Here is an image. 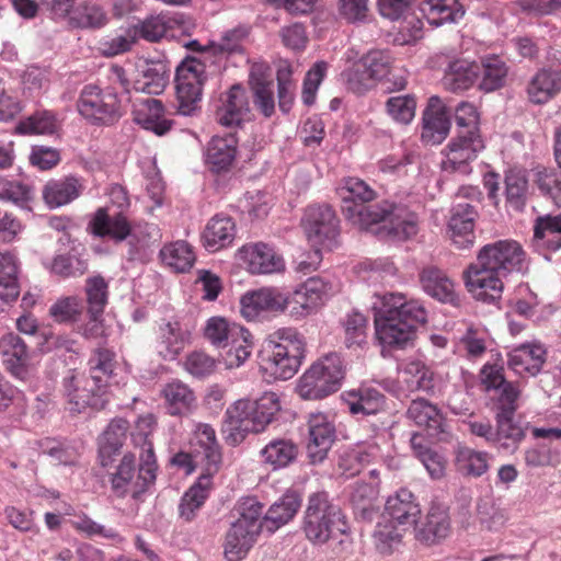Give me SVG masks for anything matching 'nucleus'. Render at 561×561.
<instances>
[{"instance_id": "1", "label": "nucleus", "mask_w": 561, "mask_h": 561, "mask_svg": "<svg viewBox=\"0 0 561 561\" xmlns=\"http://www.w3.org/2000/svg\"><path fill=\"white\" fill-rule=\"evenodd\" d=\"M342 213L362 230L378 226L376 233L392 240H407L419 231L417 217L405 206L381 202L370 205L375 191L358 178H348L340 187Z\"/></svg>"}, {"instance_id": "2", "label": "nucleus", "mask_w": 561, "mask_h": 561, "mask_svg": "<svg viewBox=\"0 0 561 561\" xmlns=\"http://www.w3.org/2000/svg\"><path fill=\"white\" fill-rule=\"evenodd\" d=\"M526 252L515 240H499L482 247L476 262L462 273L467 290L476 300L491 304L501 299L503 279L526 267Z\"/></svg>"}, {"instance_id": "3", "label": "nucleus", "mask_w": 561, "mask_h": 561, "mask_svg": "<svg viewBox=\"0 0 561 561\" xmlns=\"http://www.w3.org/2000/svg\"><path fill=\"white\" fill-rule=\"evenodd\" d=\"M376 297L379 300V306L374 307L377 339L383 346L405 348L414 341L417 328L426 323V309L420 300L401 293Z\"/></svg>"}, {"instance_id": "4", "label": "nucleus", "mask_w": 561, "mask_h": 561, "mask_svg": "<svg viewBox=\"0 0 561 561\" xmlns=\"http://www.w3.org/2000/svg\"><path fill=\"white\" fill-rule=\"evenodd\" d=\"M301 529L313 546L336 542L339 552L345 550L352 541L346 516L330 501L325 492L309 496Z\"/></svg>"}, {"instance_id": "5", "label": "nucleus", "mask_w": 561, "mask_h": 561, "mask_svg": "<svg viewBox=\"0 0 561 561\" xmlns=\"http://www.w3.org/2000/svg\"><path fill=\"white\" fill-rule=\"evenodd\" d=\"M276 392L265 391L257 399H239L225 412L224 433L231 445H239L249 433H262L280 411Z\"/></svg>"}, {"instance_id": "6", "label": "nucleus", "mask_w": 561, "mask_h": 561, "mask_svg": "<svg viewBox=\"0 0 561 561\" xmlns=\"http://www.w3.org/2000/svg\"><path fill=\"white\" fill-rule=\"evenodd\" d=\"M306 342L296 330L284 328L270 334L259 351L261 370L275 380L296 375L305 358Z\"/></svg>"}, {"instance_id": "7", "label": "nucleus", "mask_w": 561, "mask_h": 561, "mask_svg": "<svg viewBox=\"0 0 561 561\" xmlns=\"http://www.w3.org/2000/svg\"><path fill=\"white\" fill-rule=\"evenodd\" d=\"M78 113L93 126H112L124 115L119 91L115 87L101 88L98 84H85L78 96Z\"/></svg>"}, {"instance_id": "8", "label": "nucleus", "mask_w": 561, "mask_h": 561, "mask_svg": "<svg viewBox=\"0 0 561 561\" xmlns=\"http://www.w3.org/2000/svg\"><path fill=\"white\" fill-rule=\"evenodd\" d=\"M343 377L341 357L330 354L313 363L302 374L296 391L305 400H320L337 391Z\"/></svg>"}, {"instance_id": "9", "label": "nucleus", "mask_w": 561, "mask_h": 561, "mask_svg": "<svg viewBox=\"0 0 561 561\" xmlns=\"http://www.w3.org/2000/svg\"><path fill=\"white\" fill-rule=\"evenodd\" d=\"M206 81V65L196 57H186L176 67L175 92L181 114L191 115L196 110Z\"/></svg>"}, {"instance_id": "10", "label": "nucleus", "mask_w": 561, "mask_h": 561, "mask_svg": "<svg viewBox=\"0 0 561 561\" xmlns=\"http://www.w3.org/2000/svg\"><path fill=\"white\" fill-rule=\"evenodd\" d=\"M66 396L71 410L81 412L87 408L101 410L107 403V387L91 376L71 371L64 380Z\"/></svg>"}, {"instance_id": "11", "label": "nucleus", "mask_w": 561, "mask_h": 561, "mask_svg": "<svg viewBox=\"0 0 561 561\" xmlns=\"http://www.w3.org/2000/svg\"><path fill=\"white\" fill-rule=\"evenodd\" d=\"M302 227L312 247L332 249L335 245L339 220L331 206H309L302 218Z\"/></svg>"}, {"instance_id": "12", "label": "nucleus", "mask_w": 561, "mask_h": 561, "mask_svg": "<svg viewBox=\"0 0 561 561\" xmlns=\"http://www.w3.org/2000/svg\"><path fill=\"white\" fill-rule=\"evenodd\" d=\"M192 342V333L178 320L157 322L152 337V348L156 354L167 362L175 360Z\"/></svg>"}, {"instance_id": "13", "label": "nucleus", "mask_w": 561, "mask_h": 561, "mask_svg": "<svg viewBox=\"0 0 561 561\" xmlns=\"http://www.w3.org/2000/svg\"><path fill=\"white\" fill-rule=\"evenodd\" d=\"M250 117V95L243 85L233 84L219 94L215 107V118L219 125L240 127Z\"/></svg>"}, {"instance_id": "14", "label": "nucleus", "mask_w": 561, "mask_h": 561, "mask_svg": "<svg viewBox=\"0 0 561 561\" xmlns=\"http://www.w3.org/2000/svg\"><path fill=\"white\" fill-rule=\"evenodd\" d=\"M0 354L5 369L14 378L28 381L35 376L36 366L32 362V353L18 334L10 332L1 336Z\"/></svg>"}, {"instance_id": "15", "label": "nucleus", "mask_w": 561, "mask_h": 561, "mask_svg": "<svg viewBox=\"0 0 561 561\" xmlns=\"http://www.w3.org/2000/svg\"><path fill=\"white\" fill-rule=\"evenodd\" d=\"M332 285L322 277H309L289 296V312L296 319L316 313L328 299Z\"/></svg>"}, {"instance_id": "16", "label": "nucleus", "mask_w": 561, "mask_h": 561, "mask_svg": "<svg viewBox=\"0 0 561 561\" xmlns=\"http://www.w3.org/2000/svg\"><path fill=\"white\" fill-rule=\"evenodd\" d=\"M87 231L95 238L121 243L131 236L133 226L124 210L111 213L108 207H99L90 216Z\"/></svg>"}, {"instance_id": "17", "label": "nucleus", "mask_w": 561, "mask_h": 561, "mask_svg": "<svg viewBox=\"0 0 561 561\" xmlns=\"http://www.w3.org/2000/svg\"><path fill=\"white\" fill-rule=\"evenodd\" d=\"M135 461V455L126 453L115 472L111 474V490L119 499L130 496L133 500L139 501L153 485L139 471L136 472Z\"/></svg>"}, {"instance_id": "18", "label": "nucleus", "mask_w": 561, "mask_h": 561, "mask_svg": "<svg viewBox=\"0 0 561 561\" xmlns=\"http://www.w3.org/2000/svg\"><path fill=\"white\" fill-rule=\"evenodd\" d=\"M289 308V296L277 287H262L245 293L240 299L241 314L249 321L256 320L261 313H279Z\"/></svg>"}, {"instance_id": "19", "label": "nucleus", "mask_w": 561, "mask_h": 561, "mask_svg": "<svg viewBox=\"0 0 561 561\" xmlns=\"http://www.w3.org/2000/svg\"><path fill=\"white\" fill-rule=\"evenodd\" d=\"M238 254L247 271L253 275H266L285 271L284 257L267 243H247L239 249Z\"/></svg>"}, {"instance_id": "20", "label": "nucleus", "mask_w": 561, "mask_h": 561, "mask_svg": "<svg viewBox=\"0 0 561 561\" xmlns=\"http://www.w3.org/2000/svg\"><path fill=\"white\" fill-rule=\"evenodd\" d=\"M484 148L482 136H471L462 133H457L448 145L446 146L445 159L442 162V168L447 172H468V164L474 160Z\"/></svg>"}, {"instance_id": "21", "label": "nucleus", "mask_w": 561, "mask_h": 561, "mask_svg": "<svg viewBox=\"0 0 561 561\" xmlns=\"http://www.w3.org/2000/svg\"><path fill=\"white\" fill-rule=\"evenodd\" d=\"M335 428L323 413H312L308 419L307 455L312 463L322 462L334 440Z\"/></svg>"}, {"instance_id": "22", "label": "nucleus", "mask_w": 561, "mask_h": 561, "mask_svg": "<svg viewBox=\"0 0 561 561\" xmlns=\"http://www.w3.org/2000/svg\"><path fill=\"white\" fill-rule=\"evenodd\" d=\"M190 449L202 466H208L210 471H219L222 455L211 425L205 423L196 425L190 439Z\"/></svg>"}, {"instance_id": "23", "label": "nucleus", "mask_w": 561, "mask_h": 561, "mask_svg": "<svg viewBox=\"0 0 561 561\" xmlns=\"http://www.w3.org/2000/svg\"><path fill=\"white\" fill-rule=\"evenodd\" d=\"M477 215L474 206L468 202H459L453 206L448 231L453 243L458 249H468L473 245Z\"/></svg>"}, {"instance_id": "24", "label": "nucleus", "mask_w": 561, "mask_h": 561, "mask_svg": "<svg viewBox=\"0 0 561 561\" xmlns=\"http://www.w3.org/2000/svg\"><path fill=\"white\" fill-rule=\"evenodd\" d=\"M420 514L421 507L414 494L403 488L388 497L383 518L409 530L416 525Z\"/></svg>"}, {"instance_id": "25", "label": "nucleus", "mask_w": 561, "mask_h": 561, "mask_svg": "<svg viewBox=\"0 0 561 561\" xmlns=\"http://www.w3.org/2000/svg\"><path fill=\"white\" fill-rule=\"evenodd\" d=\"M359 59L377 83L382 80H387L391 83V89L398 91L403 90L407 87L404 71L400 70L399 73H393L394 59L390 51L371 49Z\"/></svg>"}, {"instance_id": "26", "label": "nucleus", "mask_w": 561, "mask_h": 561, "mask_svg": "<svg viewBox=\"0 0 561 561\" xmlns=\"http://www.w3.org/2000/svg\"><path fill=\"white\" fill-rule=\"evenodd\" d=\"M167 413L171 416H185L197 408L194 390L185 382L173 379L160 390Z\"/></svg>"}, {"instance_id": "27", "label": "nucleus", "mask_w": 561, "mask_h": 561, "mask_svg": "<svg viewBox=\"0 0 561 561\" xmlns=\"http://www.w3.org/2000/svg\"><path fill=\"white\" fill-rule=\"evenodd\" d=\"M238 138L236 133L216 135L207 144L205 161L210 171L219 173L228 171L237 157Z\"/></svg>"}, {"instance_id": "28", "label": "nucleus", "mask_w": 561, "mask_h": 561, "mask_svg": "<svg viewBox=\"0 0 561 561\" xmlns=\"http://www.w3.org/2000/svg\"><path fill=\"white\" fill-rule=\"evenodd\" d=\"M414 527L417 541L426 546L438 543L447 538L450 533L448 512L439 505H432L424 520Z\"/></svg>"}, {"instance_id": "29", "label": "nucleus", "mask_w": 561, "mask_h": 561, "mask_svg": "<svg viewBox=\"0 0 561 561\" xmlns=\"http://www.w3.org/2000/svg\"><path fill=\"white\" fill-rule=\"evenodd\" d=\"M133 115L137 125L157 136L165 135L173 126V121L165 117L163 103L157 99L142 100L134 110Z\"/></svg>"}, {"instance_id": "30", "label": "nucleus", "mask_w": 561, "mask_h": 561, "mask_svg": "<svg viewBox=\"0 0 561 561\" xmlns=\"http://www.w3.org/2000/svg\"><path fill=\"white\" fill-rule=\"evenodd\" d=\"M237 233L234 220L225 214L213 216L206 224L202 242L209 252H217L232 244Z\"/></svg>"}, {"instance_id": "31", "label": "nucleus", "mask_w": 561, "mask_h": 561, "mask_svg": "<svg viewBox=\"0 0 561 561\" xmlns=\"http://www.w3.org/2000/svg\"><path fill=\"white\" fill-rule=\"evenodd\" d=\"M546 360V350L540 344H523L508 354V367L520 377L536 376Z\"/></svg>"}, {"instance_id": "32", "label": "nucleus", "mask_w": 561, "mask_h": 561, "mask_svg": "<svg viewBox=\"0 0 561 561\" xmlns=\"http://www.w3.org/2000/svg\"><path fill=\"white\" fill-rule=\"evenodd\" d=\"M129 430V423L125 419H114L99 437V462L106 468L114 461L124 445Z\"/></svg>"}, {"instance_id": "33", "label": "nucleus", "mask_w": 561, "mask_h": 561, "mask_svg": "<svg viewBox=\"0 0 561 561\" xmlns=\"http://www.w3.org/2000/svg\"><path fill=\"white\" fill-rule=\"evenodd\" d=\"M526 426L515 416H495L493 447L499 451L514 454L526 437Z\"/></svg>"}, {"instance_id": "34", "label": "nucleus", "mask_w": 561, "mask_h": 561, "mask_svg": "<svg viewBox=\"0 0 561 561\" xmlns=\"http://www.w3.org/2000/svg\"><path fill=\"white\" fill-rule=\"evenodd\" d=\"M83 186L79 179L66 176L59 180L48 181L43 188V198L49 208L67 205L78 198Z\"/></svg>"}, {"instance_id": "35", "label": "nucleus", "mask_w": 561, "mask_h": 561, "mask_svg": "<svg viewBox=\"0 0 561 561\" xmlns=\"http://www.w3.org/2000/svg\"><path fill=\"white\" fill-rule=\"evenodd\" d=\"M480 76L477 62L458 59L449 64L443 77V85L450 92H462L470 89Z\"/></svg>"}, {"instance_id": "36", "label": "nucleus", "mask_w": 561, "mask_h": 561, "mask_svg": "<svg viewBox=\"0 0 561 561\" xmlns=\"http://www.w3.org/2000/svg\"><path fill=\"white\" fill-rule=\"evenodd\" d=\"M533 247L545 256V251L561 248V216L539 217L534 228Z\"/></svg>"}, {"instance_id": "37", "label": "nucleus", "mask_w": 561, "mask_h": 561, "mask_svg": "<svg viewBox=\"0 0 561 561\" xmlns=\"http://www.w3.org/2000/svg\"><path fill=\"white\" fill-rule=\"evenodd\" d=\"M490 454L468 446H459L455 451L456 471L466 478H480L488 472Z\"/></svg>"}, {"instance_id": "38", "label": "nucleus", "mask_w": 561, "mask_h": 561, "mask_svg": "<svg viewBox=\"0 0 561 561\" xmlns=\"http://www.w3.org/2000/svg\"><path fill=\"white\" fill-rule=\"evenodd\" d=\"M259 535L243 528L241 524H231L224 543L227 561H241L247 557Z\"/></svg>"}, {"instance_id": "39", "label": "nucleus", "mask_w": 561, "mask_h": 561, "mask_svg": "<svg viewBox=\"0 0 561 561\" xmlns=\"http://www.w3.org/2000/svg\"><path fill=\"white\" fill-rule=\"evenodd\" d=\"M298 446L287 438H276L265 445L261 451L262 461L273 470L288 467L298 456Z\"/></svg>"}, {"instance_id": "40", "label": "nucleus", "mask_w": 561, "mask_h": 561, "mask_svg": "<svg viewBox=\"0 0 561 561\" xmlns=\"http://www.w3.org/2000/svg\"><path fill=\"white\" fill-rule=\"evenodd\" d=\"M421 10L432 26H440L446 22H456L465 14L458 0H425Z\"/></svg>"}, {"instance_id": "41", "label": "nucleus", "mask_w": 561, "mask_h": 561, "mask_svg": "<svg viewBox=\"0 0 561 561\" xmlns=\"http://www.w3.org/2000/svg\"><path fill=\"white\" fill-rule=\"evenodd\" d=\"M159 255L162 263L176 273L190 271L196 260L193 247L183 240L164 244Z\"/></svg>"}, {"instance_id": "42", "label": "nucleus", "mask_w": 561, "mask_h": 561, "mask_svg": "<svg viewBox=\"0 0 561 561\" xmlns=\"http://www.w3.org/2000/svg\"><path fill=\"white\" fill-rule=\"evenodd\" d=\"M561 89V76L551 70L538 71L527 87L529 101L534 104H543L551 100Z\"/></svg>"}, {"instance_id": "43", "label": "nucleus", "mask_w": 561, "mask_h": 561, "mask_svg": "<svg viewBox=\"0 0 561 561\" xmlns=\"http://www.w3.org/2000/svg\"><path fill=\"white\" fill-rule=\"evenodd\" d=\"M424 290L442 302H454L456 299L454 282L437 267L424 268L421 273Z\"/></svg>"}, {"instance_id": "44", "label": "nucleus", "mask_w": 561, "mask_h": 561, "mask_svg": "<svg viewBox=\"0 0 561 561\" xmlns=\"http://www.w3.org/2000/svg\"><path fill=\"white\" fill-rule=\"evenodd\" d=\"M346 402L352 414L373 415L383 410L386 398L375 388L360 387L347 393Z\"/></svg>"}, {"instance_id": "45", "label": "nucleus", "mask_w": 561, "mask_h": 561, "mask_svg": "<svg viewBox=\"0 0 561 561\" xmlns=\"http://www.w3.org/2000/svg\"><path fill=\"white\" fill-rule=\"evenodd\" d=\"M505 199L515 210H523L529 197V182L525 170L510 169L505 172Z\"/></svg>"}, {"instance_id": "46", "label": "nucleus", "mask_w": 561, "mask_h": 561, "mask_svg": "<svg viewBox=\"0 0 561 561\" xmlns=\"http://www.w3.org/2000/svg\"><path fill=\"white\" fill-rule=\"evenodd\" d=\"M450 121L444 108H427L423 114L422 140L428 145H439L449 134Z\"/></svg>"}, {"instance_id": "47", "label": "nucleus", "mask_w": 561, "mask_h": 561, "mask_svg": "<svg viewBox=\"0 0 561 561\" xmlns=\"http://www.w3.org/2000/svg\"><path fill=\"white\" fill-rule=\"evenodd\" d=\"M172 20L163 14L150 15L128 28V34L134 41L144 39L157 43L163 38L172 27Z\"/></svg>"}, {"instance_id": "48", "label": "nucleus", "mask_w": 561, "mask_h": 561, "mask_svg": "<svg viewBox=\"0 0 561 561\" xmlns=\"http://www.w3.org/2000/svg\"><path fill=\"white\" fill-rule=\"evenodd\" d=\"M18 259L9 252L0 253V300L10 302L19 296Z\"/></svg>"}, {"instance_id": "49", "label": "nucleus", "mask_w": 561, "mask_h": 561, "mask_svg": "<svg viewBox=\"0 0 561 561\" xmlns=\"http://www.w3.org/2000/svg\"><path fill=\"white\" fill-rule=\"evenodd\" d=\"M407 415L417 426L433 431L435 434L443 431V414L436 405L425 399L413 400L409 405Z\"/></svg>"}, {"instance_id": "50", "label": "nucleus", "mask_w": 561, "mask_h": 561, "mask_svg": "<svg viewBox=\"0 0 561 561\" xmlns=\"http://www.w3.org/2000/svg\"><path fill=\"white\" fill-rule=\"evenodd\" d=\"M408 529L387 519H382L374 531V546L381 556H390L402 543L403 535Z\"/></svg>"}, {"instance_id": "51", "label": "nucleus", "mask_w": 561, "mask_h": 561, "mask_svg": "<svg viewBox=\"0 0 561 561\" xmlns=\"http://www.w3.org/2000/svg\"><path fill=\"white\" fill-rule=\"evenodd\" d=\"M300 507V500L295 494H285L278 502L274 503L266 515L264 524L270 531H275L287 524L297 514Z\"/></svg>"}, {"instance_id": "52", "label": "nucleus", "mask_w": 561, "mask_h": 561, "mask_svg": "<svg viewBox=\"0 0 561 561\" xmlns=\"http://www.w3.org/2000/svg\"><path fill=\"white\" fill-rule=\"evenodd\" d=\"M68 21L71 27L101 28L106 25L108 19L99 4L82 2L72 10Z\"/></svg>"}, {"instance_id": "53", "label": "nucleus", "mask_w": 561, "mask_h": 561, "mask_svg": "<svg viewBox=\"0 0 561 561\" xmlns=\"http://www.w3.org/2000/svg\"><path fill=\"white\" fill-rule=\"evenodd\" d=\"M58 128L56 114L51 111H36L15 126L19 135H51Z\"/></svg>"}, {"instance_id": "54", "label": "nucleus", "mask_w": 561, "mask_h": 561, "mask_svg": "<svg viewBox=\"0 0 561 561\" xmlns=\"http://www.w3.org/2000/svg\"><path fill=\"white\" fill-rule=\"evenodd\" d=\"M508 68L497 56L485 58L480 67L481 81L479 89L493 92L501 89L506 81Z\"/></svg>"}, {"instance_id": "55", "label": "nucleus", "mask_w": 561, "mask_h": 561, "mask_svg": "<svg viewBox=\"0 0 561 561\" xmlns=\"http://www.w3.org/2000/svg\"><path fill=\"white\" fill-rule=\"evenodd\" d=\"M205 337L217 347H227L231 339L243 334V327L230 323L222 317H211L204 329Z\"/></svg>"}, {"instance_id": "56", "label": "nucleus", "mask_w": 561, "mask_h": 561, "mask_svg": "<svg viewBox=\"0 0 561 561\" xmlns=\"http://www.w3.org/2000/svg\"><path fill=\"white\" fill-rule=\"evenodd\" d=\"M88 365L89 376L101 383H105V387L108 388V381L116 365L115 353L106 347H98L92 352Z\"/></svg>"}, {"instance_id": "57", "label": "nucleus", "mask_w": 561, "mask_h": 561, "mask_svg": "<svg viewBox=\"0 0 561 561\" xmlns=\"http://www.w3.org/2000/svg\"><path fill=\"white\" fill-rule=\"evenodd\" d=\"M239 517L233 524H241L243 528L260 535L264 524L263 504L255 497H245L238 505Z\"/></svg>"}, {"instance_id": "58", "label": "nucleus", "mask_w": 561, "mask_h": 561, "mask_svg": "<svg viewBox=\"0 0 561 561\" xmlns=\"http://www.w3.org/2000/svg\"><path fill=\"white\" fill-rule=\"evenodd\" d=\"M347 90L362 95L377 85L375 79L368 73L360 59L354 61L342 72Z\"/></svg>"}, {"instance_id": "59", "label": "nucleus", "mask_w": 561, "mask_h": 561, "mask_svg": "<svg viewBox=\"0 0 561 561\" xmlns=\"http://www.w3.org/2000/svg\"><path fill=\"white\" fill-rule=\"evenodd\" d=\"M84 291L87 296L88 313H104L108 300V285L105 279L100 275L89 277L85 280Z\"/></svg>"}, {"instance_id": "60", "label": "nucleus", "mask_w": 561, "mask_h": 561, "mask_svg": "<svg viewBox=\"0 0 561 561\" xmlns=\"http://www.w3.org/2000/svg\"><path fill=\"white\" fill-rule=\"evenodd\" d=\"M83 311L81 300L76 296L57 299L49 308V316L57 323H75Z\"/></svg>"}, {"instance_id": "61", "label": "nucleus", "mask_w": 561, "mask_h": 561, "mask_svg": "<svg viewBox=\"0 0 561 561\" xmlns=\"http://www.w3.org/2000/svg\"><path fill=\"white\" fill-rule=\"evenodd\" d=\"M416 110V100L413 95L391 96L386 102L387 114L397 123L408 125L414 116Z\"/></svg>"}, {"instance_id": "62", "label": "nucleus", "mask_w": 561, "mask_h": 561, "mask_svg": "<svg viewBox=\"0 0 561 561\" xmlns=\"http://www.w3.org/2000/svg\"><path fill=\"white\" fill-rule=\"evenodd\" d=\"M230 348L226 354V362L229 367L241 366L252 354L253 335L243 328V334L236 335L229 342Z\"/></svg>"}, {"instance_id": "63", "label": "nucleus", "mask_w": 561, "mask_h": 561, "mask_svg": "<svg viewBox=\"0 0 561 561\" xmlns=\"http://www.w3.org/2000/svg\"><path fill=\"white\" fill-rule=\"evenodd\" d=\"M455 122L457 133L471 136H481L480 133V114L478 108L469 102H461L455 110Z\"/></svg>"}, {"instance_id": "64", "label": "nucleus", "mask_w": 561, "mask_h": 561, "mask_svg": "<svg viewBox=\"0 0 561 561\" xmlns=\"http://www.w3.org/2000/svg\"><path fill=\"white\" fill-rule=\"evenodd\" d=\"M168 82L163 66H149L142 72V78L135 82V90L149 95H158L163 92Z\"/></svg>"}]
</instances>
